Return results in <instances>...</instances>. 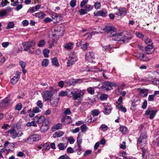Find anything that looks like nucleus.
Returning a JSON list of instances; mask_svg holds the SVG:
<instances>
[{
    "mask_svg": "<svg viewBox=\"0 0 159 159\" xmlns=\"http://www.w3.org/2000/svg\"><path fill=\"white\" fill-rule=\"evenodd\" d=\"M11 2H12L11 3V5L13 6H16L19 3L18 0H16L15 1L14 0H11Z\"/></svg>",
    "mask_w": 159,
    "mask_h": 159,
    "instance_id": "55",
    "label": "nucleus"
},
{
    "mask_svg": "<svg viewBox=\"0 0 159 159\" xmlns=\"http://www.w3.org/2000/svg\"><path fill=\"white\" fill-rule=\"evenodd\" d=\"M66 92L67 96L69 97H71L73 96V94L74 92V91H72L71 89H66Z\"/></svg>",
    "mask_w": 159,
    "mask_h": 159,
    "instance_id": "29",
    "label": "nucleus"
},
{
    "mask_svg": "<svg viewBox=\"0 0 159 159\" xmlns=\"http://www.w3.org/2000/svg\"><path fill=\"white\" fill-rule=\"evenodd\" d=\"M52 61L53 65L57 66H59L58 60L56 57H55L52 58Z\"/></svg>",
    "mask_w": 159,
    "mask_h": 159,
    "instance_id": "32",
    "label": "nucleus"
},
{
    "mask_svg": "<svg viewBox=\"0 0 159 159\" xmlns=\"http://www.w3.org/2000/svg\"><path fill=\"white\" fill-rule=\"evenodd\" d=\"M73 43H70L66 44L64 47L67 50L71 49L73 47Z\"/></svg>",
    "mask_w": 159,
    "mask_h": 159,
    "instance_id": "27",
    "label": "nucleus"
},
{
    "mask_svg": "<svg viewBox=\"0 0 159 159\" xmlns=\"http://www.w3.org/2000/svg\"><path fill=\"white\" fill-rule=\"evenodd\" d=\"M14 27V24L13 22H10L7 25L6 29H7L10 28H13Z\"/></svg>",
    "mask_w": 159,
    "mask_h": 159,
    "instance_id": "44",
    "label": "nucleus"
},
{
    "mask_svg": "<svg viewBox=\"0 0 159 159\" xmlns=\"http://www.w3.org/2000/svg\"><path fill=\"white\" fill-rule=\"evenodd\" d=\"M19 65L21 66L22 68H25L26 66V64L25 62L22 61H19Z\"/></svg>",
    "mask_w": 159,
    "mask_h": 159,
    "instance_id": "60",
    "label": "nucleus"
},
{
    "mask_svg": "<svg viewBox=\"0 0 159 159\" xmlns=\"http://www.w3.org/2000/svg\"><path fill=\"white\" fill-rule=\"evenodd\" d=\"M104 113L106 115L110 114L111 111V106L110 105H107L106 106H104Z\"/></svg>",
    "mask_w": 159,
    "mask_h": 159,
    "instance_id": "19",
    "label": "nucleus"
},
{
    "mask_svg": "<svg viewBox=\"0 0 159 159\" xmlns=\"http://www.w3.org/2000/svg\"><path fill=\"white\" fill-rule=\"evenodd\" d=\"M13 114L11 113H7L6 115V117L7 120H9L11 119L13 116Z\"/></svg>",
    "mask_w": 159,
    "mask_h": 159,
    "instance_id": "48",
    "label": "nucleus"
},
{
    "mask_svg": "<svg viewBox=\"0 0 159 159\" xmlns=\"http://www.w3.org/2000/svg\"><path fill=\"white\" fill-rule=\"evenodd\" d=\"M56 92V89L50 86L49 90H45L42 93L43 99L45 101L50 100Z\"/></svg>",
    "mask_w": 159,
    "mask_h": 159,
    "instance_id": "1",
    "label": "nucleus"
},
{
    "mask_svg": "<svg viewBox=\"0 0 159 159\" xmlns=\"http://www.w3.org/2000/svg\"><path fill=\"white\" fill-rule=\"evenodd\" d=\"M41 7V5L38 4L36 5L35 6L31 8H30L29 9V12L31 13H33L39 10Z\"/></svg>",
    "mask_w": 159,
    "mask_h": 159,
    "instance_id": "21",
    "label": "nucleus"
},
{
    "mask_svg": "<svg viewBox=\"0 0 159 159\" xmlns=\"http://www.w3.org/2000/svg\"><path fill=\"white\" fill-rule=\"evenodd\" d=\"M79 12L81 15H83L87 13V12L84 9H81L79 11Z\"/></svg>",
    "mask_w": 159,
    "mask_h": 159,
    "instance_id": "61",
    "label": "nucleus"
},
{
    "mask_svg": "<svg viewBox=\"0 0 159 159\" xmlns=\"http://www.w3.org/2000/svg\"><path fill=\"white\" fill-rule=\"evenodd\" d=\"M148 90L147 89H140L139 93L141 96L143 98L146 97L148 95Z\"/></svg>",
    "mask_w": 159,
    "mask_h": 159,
    "instance_id": "15",
    "label": "nucleus"
},
{
    "mask_svg": "<svg viewBox=\"0 0 159 159\" xmlns=\"http://www.w3.org/2000/svg\"><path fill=\"white\" fill-rule=\"evenodd\" d=\"M154 95L153 94L150 95L148 96V101H153L154 100Z\"/></svg>",
    "mask_w": 159,
    "mask_h": 159,
    "instance_id": "64",
    "label": "nucleus"
},
{
    "mask_svg": "<svg viewBox=\"0 0 159 159\" xmlns=\"http://www.w3.org/2000/svg\"><path fill=\"white\" fill-rule=\"evenodd\" d=\"M88 2V0H83L80 3V7L83 8L84 6L86 5V4H87Z\"/></svg>",
    "mask_w": 159,
    "mask_h": 159,
    "instance_id": "53",
    "label": "nucleus"
},
{
    "mask_svg": "<svg viewBox=\"0 0 159 159\" xmlns=\"http://www.w3.org/2000/svg\"><path fill=\"white\" fill-rule=\"evenodd\" d=\"M68 140L69 141V143L71 144H73L75 142V139L72 136L69 137Z\"/></svg>",
    "mask_w": 159,
    "mask_h": 159,
    "instance_id": "63",
    "label": "nucleus"
},
{
    "mask_svg": "<svg viewBox=\"0 0 159 159\" xmlns=\"http://www.w3.org/2000/svg\"><path fill=\"white\" fill-rule=\"evenodd\" d=\"M87 90L88 92L90 94L93 95L94 93V89L92 87H88Z\"/></svg>",
    "mask_w": 159,
    "mask_h": 159,
    "instance_id": "36",
    "label": "nucleus"
},
{
    "mask_svg": "<svg viewBox=\"0 0 159 159\" xmlns=\"http://www.w3.org/2000/svg\"><path fill=\"white\" fill-rule=\"evenodd\" d=\"M40 137L38 134H34L31 135L29 137L27 138L26 141L27 142L30 144L34 143V142L39 141Z\"/></svg>",
    "mask_w": 159,
    "mask_h": 159,
    "instance_id": "4",
    "label": "nucleus"
},
{
    "mask_svg": "<svg viewBox=\"0 0 159 159\" xmlns=\"http://www.w3.org/2000/svg\"><path fill=\"white\" fill-rule=\"evenodd\" d=\"M84 8L85 9V10L87 11H89L93 9V6L89 4H88L85 5Z\"/></svg>",
    "mask_w": 159,
    "mask_h": 159,
    "instance_id": "30",
    "label": "nucleus"
},
{
    "mask_svg": "<svg viewBox=\"0 0 159 159\" xmlns=\"http://www.w3.org/2000/svg\"><path fill=\"white\" fill-rule=\"evenodd\" d=\"M110 37H111L112 39L115 41H116L118 42H121V38L122 35L118 33H116L115 32H114L111 36H110Z\"/></svg>",
    "mask_w": 159,
    "mask_h": 159,
    "instance_id": "10",
    "label": "nucleus"
},
{
    "mask_svg": "<svg viewBox=\"0 0 159 159\" xmlns=\"http://www.w3.org/2000/svg\"><path fill=\"white\" fill-rule=\"evenodd\" d=\"M87 129V126L85 124L81 126V130L83 132H85L86 130Z\"/></svg>",
    "mask_w": 159,
    "mask_h": 159,
    "instance_id": "57",
    "label": "nucleus"
},
{
    "mask_svg": "<svg viewBox=\"0 0 159 159\" xmlns=\"http://www.w3.org/2000/svg\"><path fill=\"white\" fill-rule=\"evenodd\" d=\"M88 104L86 103H84L82 105L80 108V110L81 112L84 111L87 108Z\"/></svg>",
    "mask_w": 159,
    "mask_h": 159,
    "instance_id": "24",
    "label": "nucleus"
},
{
    "mask_svg": "<svg viewBox=\"0 0 159 159\" xmlns=\"http://www.w3.org/2000/svg\"><path fill=\"white\" fill-rule=\"evenodd\" d=\"M126 10L124 7L119 8L116 11V14L119 16H124L126 15Z\"/></svg>",
    "mask_w": 159,
    "mask_h": 159,
    "instance_id": "9",
    "label": "nucleus"
},
{
    "mask_svg": "<svg viewBox=\"0 0 159 159\" xmlns=\"http://www.w3.org/2000/svg\"><path fill=\"white\" fill-rule=\"evenodd\" d=\"M108 95L105 94H102L99 97V99L103 101L107 99L108 98Z\"/></svg>",
    "mask_w": 159,
    "mask_h": 159,
    "instance_id": "38",
    "label": "nucleus"
},
{
    "mask_svg": "<svg viewBox=\"0 0 159 159\" xmlns=\"http://www.w3.org/2000/svg\"><path fill=\"white\" fill-rule=\"evenodd\" d=\"M118 85L114 83L109 82H105L103 83L102 88L107 91H109L111 89L112 86L117 87Z\"/></svg>",
    "mask_w": 159,
    "mask_h": 159,
    "instance_id": "5",
    "label": "nucleus"
},
{
    "mask_svg": "<svg viewBox=\"0 0 159 159\" xmlns=\"http://www.w3.org/2000/svg\"><path fill=\"white\" fill-rule=\"evenodd\" d=\"M70 4L72 8H74L76 4V0H71L70 2Z\"/></svg>",
    "mask_w": 159,
    "mask_h": 159,
    "instance_id": "51",
    "label": "nucleus"
},
{
    "mask_svg": "<svg viewBox=\"0 0 159 159\" xmlns=\"http://www.w3.org/2000/svg\"><path fill=\"white\" fill-rule=\"evenodd\" d=\"M111 49L110 45L102 46V49L104 51H110Z\"/></svg>",
    "mask_w": 159,
    "mask_h": 159,
    "instance_id": "45",
    "label": "nucleus"
},
{
    "mask_svg": "<svg viewBox=\"0 0 159 159\" xmlns=\"http://www.w3.org/2000/svg\"><path fill=\"white\" fill-rule=\"evenodd\" d=\"M8 14L4 9L0 10V16L1 17L6 16Z\"/></svg>",
    "mask_w": 159,
    "mask_h": 159,
    "instance_id": "33",
    "label": "nucleus"
},
{
    "mask_svg": "<svg viewBox=\"0 0 159 159\" xmlns=\"http://www.w3.org/2000/svg\"><path fill=\"white\" fill-rule=\"evenodd\" d=\"M35 16L40 19H43L46 16V14L42 12H38L35 14Z\"/></svg>",
    "mask_w": 159,
    "mask_h": 159,
    "instance_id": "28",
    "label": "nucleus"
},
{
    "mask_svg": "<svg viewBox=\"0 0 159 159\" xmlns=\"http://www.w3.org/2000/svg\"><path fill=\"white\" fill-rule=\"evenodd\" d=\"M139 56H138V57L141 60H142L143 61H147V59L145 58V56L144 54H143L141 56H140V54H139Z\"/></svg>",
    "mask_w": 159,
    "mask_h": 159,
    "instance_id": "46",
    "label": "nucleus"
},
{
    "mask_svg": "<svg viewBox=\"0 0 159 159\" xmlns=\"http://www.w3.org/2000/svg\"><path fill=\"white\" fill-rule=\"evenodd\" d=\"M45 42L44 40H41L38 44V46L39 47H43L45 44Z\"/></svg>",
    "mask_w": 159,
    "mask_h": 159,
    "instance_id": "49",
    "label": "nucleus"
},
{
    "mask_svg": "<svg viewBox=\"0 0 159 159\" xmlns=\"http://www.w3.org/2000/svg\"><path fill=\"white\" fill-rule=\"evenodd\" d=\"M34 120L37 121V122L41 124L45 121V119L43 116H40L39 117L35 116L34 118Z\"/></svg>",
    "mask_w": 159,
    "mask_h": 159,
    "instance_id": "13",
    "label": "nucleus"
},
{
    "mask_svg": "<svg viewBox=\"0 0 159 159\" xmlns=\"http://www.w3.org/2000/svg\"><path fill=\"white\" fill-rule=\"evenodd\" d=\"M49 52V50L47 49H45L43 50V53L44 56L45 57H47L48 56V54Z\"/></svg>",
    "mask_w": 159,
    "mask_h": 159,
    "instance_id": "52",
    "label": "nucleus"
},
{
    "mask_svg": "<svg viewBox=\"0 0 159 159\" xmlns=\"http://www.w3.org/2000/svg\"><path fill=\"white\" fill-rule=\"evenodd\" d=\"M95 56L94 53L92 51L87 52L85 55V59L88 60L89 58H94Z\"/></svg>",
    "mask_w": 159,
    "mask_h": 159,
    "instance_id": "18",
    "label": "nucleus"
},
{
    "mask_svg": "<svg viewBox=\"0 0 159 159\" xmlns=\"http://www.w3.org/2000/svg\"><path fill=\"white\" fill-rule=\"evenodd\" d=\"M51 16L53 19H56L57 20H59V19L61 17L60 15H58L56 13H52L51 14Z\"/></svg>",
    "mask_w": 159,
    "mask_h": 159,
    "instance_id": "31",
    "label": "nucleus"
},
{
    "mask_svg": "<svg viewBox=\"0 0 159 159\" xmlns=\"http://www.w3.org/2000/svg\"><path fill=\"white\" fill-rule=\"evenodd\" d=\"M35 43L34 40L25 42L23 43L24 48H30L35 45Z\"/></svg>",
    "mask_w": 159,
    "mask_h": 159,
    "instance_id": "12",
    "label": "nucleus"
},
{
    "mask_svg": "<svg viewBox=\"0 0 159 159\" xmlns=\"http://www.w3.org/2000/svg\"><path fill=\"white\" fill-rule=\"evenodd\" d=\"M73 94V99L74 100L78 99L79 101L81 102L82 100L81 98H83L84 94V92L83 90L76 89L74 90Z\"/></svg>",
    "mask_w": 159,
    "mask_h": 159,
    "instance_id": "2",
    "label": "nucleus"
},
{
    "mask_svg": "<svg viewBox=\"0 0 159 159\" xmlns=\"http://www.w3.org/2000/svg\"><path fill=\"white\" fill-rule=\"evenodd\" d=\"M63 134L64 133L63 132L61 131H58L55 132L54 134H53V137L54 138H58L63 135Z\"/></svg>",
    "mask_w": 159,
    "mask_h": 159,
    "instance_id": "23",
    "label": "nucleus"
},
{
    "mask_svg": "<svg viewBox=\"0 0 159 159\" xmlns=\"http://www.w3.org/2000/svg\"><path fill=\"white\" fill-rule=\"evenodd\" d=\"M94 15L95 16H102L105 17L106 16L107 12H105L103 11H98L94 12L93 13Z\"/></svg>",
    "mask_w": 159,
    "mask_h": 159,
    "instance_id": "14",
    "label": "nucleus"
},
{
    "mask_svg": "<svg viewBox=\"0 0 159 159\" xmlns=\"http://www.w3.org/2000/svg\"><path fill=\"white\" fill-rule=\"evenodd\" d=\"M120 131L123 134H125L127 131V128L124 126H121L120 127Z\"/></svg>",
    "mask_w": 159,
    "mask_h": 159,
    "instance_id": "34",
    "label": "nucleus"
},
{
    "mask_svg": "<svg viewBox=\"0 0 159 159\" xmlns=\"http://www.w3.org/2000/svg\"><path fill=\"white\" fill-rule=\"evenodd\" d=\"M157 113V111L152 110L151 107H149L146 111L145 115L148 116L150 114L149 118L150 119H152L155 116Z\"/></svg>",
    "mask_w": 159,
    "mask_h": 159,
    "instance_id": "7",
    "label": "nucleus"
},
{
    "mask_svg": "<svg viewBox=\"0 0 159 159\" xmlns=\"http://www.w3.org/2000/svg\"><path fill=\"white\" fill-rule=\"evenodd\" d=\"M8 133L10 134V137L13 139H15L17 137H20L23 134L22 132H17L15 129L12 128L8 130Z\"/></svg>",
    "mask_w": 159,
    "mask_h": 159,
    "instance_id": "3",
    "label": "nucleus"
},
{
    "mask_svg": "<svg viewBox=\"0 0 159 159\" xmlns=\"http://www.w3.org/2000/svg\"><path fill=\"white\" fill-rule=\"evenodd\" d=\"M146 132L142 133L138 139V144L139 145V144H141L142 145L144 146L146 143Z\"/></svg>",
    "mask_w": 159,
    "mask_h": 159,
    "instance_id": "6",
    "label": "nucleus"
},
{
    "mask_svg": "<svg viewBox=\"0 0 159 159\" xmlns=\"http://www.w3.org/2000/svg\"><path fill=\"white\" fill-rule=\"evenodd\" d=\"M145 42L148 45L146 47H149L150 46H151L152 47V43L150 39L147 38L145 40Z\"/></svg>",
    "mask_w": 159,
    "mask_h": 159,
    "instance_id": "41",
    "label": "nucleus"
},
{
    "mask_svg": "<svg viewBox=\"0 0 159 159\" xmlns=\"http://www.w3.org/2000/svg\"><path fill=\"white\" fill-rule=\"evenodd\" d=\"M136 107V105L135 104V103L133 102L131 104V107L130 109L133 111H134L135 110V108Z\"/></svg>",
    "mask_w": 159,
    "mask_h": 159,
    "instance_id": "58",
    "label": "nucleus"
},
{
    "mask_svg": "<svg viewBox=\"0 0 159 159\" xmlns=\"http://www.w3.org/2000/svg\"><path fill=\"white\" fill-rule=\"evenodd\" d=\"M133 37V36L131 35L130 37H129L128 35L127 36L124 35L121 36V42H122L123 43L127 42L128 41L130 40Z\"/></svg>",
    "mask_w": 159,
    "mask_h": 159,
    "instance_id": "20",
    "label": "nucleus"
},
{
    "mask_svg": "<svg viewBox=\"0 0 159 159\" xmlns=\"http://www.w3.org/2000/svg\"><path fill=\"white\" fill-rule=\"evenodd\" d=\"M26 125L27 127L31 126H34L35 127H37V125L35 123L34 121H32L31 122H29L26 124Z\"/></svg>",
    "mask_w": 159,
    "mask_h": 159,
    "instance_id": "37",
    "label": "nucleus"
},
{
    "mask_svg": "<svg viewBox=\"0 0 159 159\" xmlns=\"http://www.w3.org/2000/svg\"><path fill=\"white\" fill-rule=\"evenodd\" d=\"M100 128L103 131H106L108 129V127L105 125L102 124L100 126Z\"/></svg>",
    "mask_w": 159,
    "mask_h": 159,
    "instance_id": "47",
    "label": "nucleus"
},
{
    "mask_svg": "<svg viewBox=\"0 0 159 159\" xmlns=\"http://www.w3.org/2000/svg\"><path fill=\"white\" fill-rule=\"evenodd\" d=\"M18 80L19 79L16 77V76H15L11 79V84L13 85H14L17 82Z\"/></svg>",
    "mask_w": 159,
    "mask_h": 159,
    "instance_id": "39",
    "label": "nucleus"
},
{
    "mask_svg": "<svg viewBox=\"0 0 159 159\" xmlns=\"http://www.w3.org/2000/svg\"><path fill=\"white\" fill-rule=\"evenodd\" d=\"M117 107L118 108L120 109L124 113L126 112L127 110L126 108L124 107L122 105H118L117 106Z\"/></svg>",
    "mask_w": 159,
    "mask_h": 159,
    "instance_id": "42",
    "label": "nucleus"
},
{
    "mask_svg": "<svg viewBox=\"0 0 159 159\" xmlns=\"http://www.w3.org/2000/svg\"><path fill=\"white\" fill-rule=\"evenodd\" d=\"M103 30L107 33H111V35L114 33V32H115V28L114 27L111 26H106Z\"/></svg>",
    "mask_w": 159,
    "mask_h": 159,
    "instance_id": "11",
    "label": "nucleus"
},
{
    "mask_svg": "<svg viewBox=\"0 0 159 159\" xmlns=\"http://www.w3.org/2000/svg\"><path fill=\"white\" fill-rule=\"evenodd\" d=\"M59 100V97H58V98L55 99H53L52 100H50V103L53 107H55L58 105Z\"/></svg>",
    "mask_w": 159,
    "mask_h": 159,
    "instance_id": "16",
    "label": "nucleus"
},
{
    "mask_svg": "<svg viewBox=\"0 0 159 159\" xmlns=\"http://www.w3.org/2000/svg\"><path fill=\"white\" fill-rule=\"evenodd\" d=\"M100 113L98 109L93 110L91 111V114L93 116H98Z\"/></svg>",
    "mask_w": 159,
    "mask_h": 159,
    "instance_id": "35",
    "label": "nucleus"
},
{
    "mask_svg": "<svg viewBox=\"0 0 159 159\" xmlns=\"http://www.w3.org/2000/svg\"><path fill=\"white\" fill-rule=\"evenodd\" d=\"M11 103V100L10 98L6 97L4 98L0 103V108L9 106Z\"/></svg>",
    "mask_w": 159,
    "mask_h": 159,
    "instance_id": "8",
    "label": "nucleus"
},
{
    "mask_svg": "<svg viewBox=\"0 0 159 159\" xmlns=\"http://www.w3.org/2000/svg\"><path fill=\"white\" fill-rule=\"evenodd\" d=\"M126 84L124 83H122V84L120 86L118 87L117 89L115 90L116 93L117 95H119V90L120 89H123L124 88Z\"/></svg>",
    "mask_w": 159,
    "mask_h": 159,
    "instance_id": "26",
    "label": "nucleus"
},
{
    "mask_svg": "<svg viewBox=\"0 0 159 159\" xmlns=\"http://www.w3.org/2000/svg\"><path fill=\"white\" fill-rule=\"evenodd\" d=\"M147 100H145L143 102V104L142 105V108L143 109H145L147 107Z\"/></svg>",
    "mask_w": 159,
    "mask_h": 159,
    "instance_id": "62",
    "label": "nucleus"
},
{
    "mask_svg": "<svg viewBox=\"0 0 159 159\" xmlns=\"http://www.w3.org/2000/svg\"><path fill=\"white\" fill-rule=\"evenodd\" d=\"M153 47L150 46L149 47H146L145 48L146 53L147 54H150L152 53L153 51L152 50V48Z\"/></svg>",
    "mask_w": 159,
    "mask_h": 159,
    "instance_id": "25",
    "label": "nucleus"
},
{
    "mask_svg": "<svg viewBox=\"0 0 159 159\" xmlns=\"http://www.w3.org/2000/svg\"><path fill=\"white\" fill-rule=\"evenodd\" d=\"M58 146L59 147V149L60 150H64L66 146H65L64 144L63 143H60L58 144Z\"/></svg>",
    "mask_w": 159,
    "mask_h": 159,
    "instance_id": "43",
    "label": "nucleus"
},
{
    "mask_svg": "<svg viewBox=\"0 0 159 159\" xmlns=\"http://www.w3.org/2000/svg\"><path fill=\"white\" fill-rule=\"evenodd\" d=\"M49 61L47 59H45L43 60L42 62V65L44 67H46L47 66L48 64Z\"/></svg>",
    "mask_w": 159,
    "mask_h": 159,
    "instance_id": "40",
    "label": "nucleus"
},
{
    "mask_svg": "<svg viewBox=\"0 0 159 159\" xmlns=\"http://www.w3.org/2000/svg\"><path fill=\"white\" fill-rule=\"evenodd\" d=\"M9 3L8 2L7 0H2V2L0 5V6L2 7H3L7 5V4Z\"/></svg>",
    "mask_w": 159,
    "mask_h": 159,
    "instance_id": "54",
    "label": "nucleus"
},
{
    "mask_svg": "<svg viewBox=\"0 0 159 159\" xmlns=\"http://www.w3.org/2000/svg\"><path fill=\"white\" fill-rule=\"evenodd\" d=\"M49 129V126L48 124L43 123L40 128V130L42 132H46Z\"/></svg>",
    "mask_w": 159,
    "mask_h": 159,
    "instance_id": "17",
    "label": "nucleus"
},
{
    "mask_svg": "<svg viewBox=\"0 0 159 159\" xmlns=\"http://www.w3.org/2000/svg\"><path fill=\"white\" fill-rule=\"evenodd\" d=\"M62 127V125L61 123H58L56 125L53 126L52 128V130L54 131L57 130L61 129Z\"/></svg>",
    "mask_w": 159,
    "mask_h": 159,
    "instance_id": "22",
    "label": "nucleus"
},
{
    "mask_svg": "<svg viewBox=\"0 0 159 159\" xmlns=\"http://www.w3.org/2000/svg\"><path fill=\"white\" fill-rule=\"evenodd\" d=\"M75 61L72 60V59H71L70 60H69L67 62V67H70L74 63Z\"/></svg>",
    "mask_w": 159,
    "mask_h": 159,
    "instance_id": "50",
    "label": "nucleus"
},
{
    "mask_svg": "<svg viewBox=\"0 0 159 159\" xmlns=\"http://www.w3.org/2000/svg\"><path fill=\"white\" fill-rule=\"evenodd\" d=\"M66 90L62 91L60 92L59 93V95L61 97H64L67 96Z\"/></svg>",
    "mask_w": 159,
    "mask_h": 159,
    "instance_id": "56",
    "label": "nucleus"
},
{
    "mask_svg": "<svg viewBox=\"0 0 159 159\" xmlns=\"http://www.w3.org/2000/svg\"><path fill=\"white\" fill-rule=\"evenodd\" d=\"M22 107V104L20 103H19L16 105L15 109L18 111H20Z\"/></svg>",
    "mask_w": 159,
    "mask_h": 159,
    "instance_id": "59",
    "label": "nucleus"
}]
</instances>
